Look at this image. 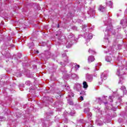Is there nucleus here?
<instances>
[{"label": "nucleus", "instance_id": "f257e3e1", "mask_svg": "<svg viewBox=\"0 0 127 127\" xmlns=\"http://www.w3.org/2000/svg\"><path fill=\"white\" fill-rule=\"evenodd\" d=\"M104 22L106 25H108L104 32V39H106L107 42H109V31H112V30H115V29H112L113 28V26H112V22L111 21V19H108V21H104Z\"/></svg>", "mask_w": 127, "mask_h": 127}, {"label": "nucleus", "instance_id": "72a5a7b5", "mask_svg": "<svg viewBox=\"0 0 127 127\" xmlns=\"http://www.w3.org/2000/svg\"><path fill=\"white\" fill-rule=\"evenodd\" d=\"M28 45H29V46L30 47H31V46H33V45H34V44H33V42H32L31 43H29V44H28Z\"/></svg>", "mask_w": 127, "mask_h": 127}, {"label": "nucleus", "instance_id": "09e8293b", "mask_svg": "<svg viewBox=\"0 0 127 127\" xmlns=\"http://www.w3.org/2000/svg\"><path fill=\"white\" fill-rule=\"evenodd\" d=\"M40 0V1H41V0Z\"/></svg>", "mask_w": 127, "mask_h": 127}, {"label": "nucleus", "instance_id": "2eb2a0df", "mask_svg": "<svg viewBox=\"0 0 127 127\" xmlns=\"http://www.w3.org/2000/svg\"><path fill=\"white\" fill-rule=\"evenodd\" d=\"M83 87L84 89H87V88H88V83H87V82L83 81Z\"/></svg>", "mask_w": 127, "mask_h": 127}, {"label": "nucleus", "instance_id": "c03bdc74", "mask_svg": "<svg viewBox=\"0 0 127 127\" xmlns=\"http://www.w3.org/2000/svg\"><path fill=\"white\" fill-rule=\"evenodd\" d=\"M104 52H105V53H108V52H107V51H104Z\"/></svg>", "mask_w": 127, "mask_h": 127}, {"label": "nucleus", "instance_id": "f03ea898", "mask_svg": "<svg viewBox=\"0 0 127 127\" xmlns=\"http://www.w3.org/2000/svg\"><path fill=\"white\" fill-rule=\"evenodd\" d=\"M87 25H83L82 26V29L84 31V36L86 40L88 41H90L89 39H92L93 38V34L89 33L88 32H86V27H87Z\"/></svg>", "mask_w": 127, "mask_h": 127}, {"label": "nucleus", "instance_id": "7c9ffc66", "mask_svg": "<svg viewBox=\"0 0 127 127\" xmlns=\"http://www.w3.org/2000/svg\"><path fill=\"white\" fill-rule=\"evenodd\" d=\"M117 102H119V103H120V104L122 103V98L119 97L118 99V101Z\"/></svg>", "mask_w": 127, "mask_h": 127}, {"label": "nucleus", "instance_id": "a878e982", "mask_svg": "<svg viewBox=\"0 0 127 127\" xmlns=\"http://www.w3.org/2000/svg\"><path fill=\"white\" fill-rule=\"evenodd\" d=\"M3 121H5V118L0 116V122H3Z\"/></svg>", "mask_w": 127, "mask_h": 127}, {"label": "nucleus", "instance_id": "f8f14e48", "mask_svg": "<svg viewBox=\"0 0 127 127\" xmlns=\"http://www.w3.org/2000/svg\"><path fill=\"white\" fill-rule=\"evenodd\" d=\"M51 55H52L51 52H50L49 51L46 52V58H47V59L51 58Z\"/></svg>", "mask_w": 127, "mask_h": 127}, {"label": "nucleus", "instance_id": "a18cd8bd", "mask_svg": "<svg viewBox=\"0 0 127 127\" xmlns=\"http://www.w3.org/2000/svg\"><path fill=\"white\" fill-rule=\"evenodd\" d=\"M123 21V20H121V23H122Z\"/></svg>", "mask_w": 127, "mask_h": 127}, {"label": "nucleus", "instance_id": "de8ad7c7", "mask_svg": "<svg viewBox=\"0 0 127 127\" xmlns=\"http://www.w3.org/2000/svg\"><path fill=\"white\" fill-rule=\"evenodd\" d=\"M120 119H119V120H118V121H119L120 123H121V122H120Z\"/></svg>", "mask_w": 127, "mask_h": 127}, {"label": "nucleus", "instance_id": "37998d69", "mask_svg": "<svg viewBox=\"0 0 127 127\" xmlns=\"http://www.w3.org/2000/svg\"><path fill=\"white\" fill-rule=\"evenodd\" d=\"M105 105H107V104H108V102H105L104 103Z\"/></svg>", "mask_w": 127, "mask_h": 127}, {"label": "nucleus", "instance_id": "b1692460", "mask_svg": "<svg viewBox=\"0 0 127 127\" xmlns=\"http://www.w3.org/2000/svg\"><path fill=\"white\" fill-rule=\"evenodd\" d=\"M77 122L79 123V124H84L85 123V121L83 119H80L79 120L77 121Z\"/></svg>", "mask_w": 127, "mask_h": 127}, {"label": "nucleus", "instance_id": "49530a36", "mask_svg": "<svg viewBox=\"0 0 127 127\" xmlns=\"http://www.w3.org/2000/svg\"><path fill=\"white\" fill-rule=\"evenodd\" d=\"M58 27L59 28V24L58 25Z\"/></svg>", "mask_w": 127, "mask_h": 127}, {"label": "nucleus", "instance_id": "9d476101", "mask_svg": "<svg viewBox=\"0 0 127 127\" xmlns=\"http://www.w3.org/2000/svg\"><path fill=\"white\" fill-rule=\"evenodd\" d=\"M99 11H101L102 12H103L105 11V10H106V7L100 5L99 7Z\"/></svg>", "mask_w": 127, "mask_h": 127}, {"label": "nucleus", "instance_id": "aec40b11", "mask_svg": "<svg viewBox=\"0 0 127 127\" xmlns=\"http://www.w3.org/2000/svg\"><path fill=\"white\" fill-rule=\"evenodd\" d=\"M107 5H108V6H110L112 7V6L113 5V2L112 1H109L108 2L106 3Z\"/></svg>", "mask_w": 127, "mask_h": 127}, {"label": "nucleus", "instance_id": "2f4dec72", "mask_svg": "<svg viewBox=\"0 0 127 127\" xmlns=\"http://www.w3.org/2000/svg\"><path fill=\"white\" fill-rule=\"evenodd\" d=\"M68 103L69 104V105H71V106L73 105V101L68 100Z\"/></svg>", "mask_w": 127, "mask_h": 127}, {"label": "nucleus", "instance_id": "0eeeda50", "mask_svg": "<svg viewBox=\"0 0 127 127\" xmlns=\"http://www.w3.org/2000/svg\"><path fill=\"white\" fill-rule=\"evenodd\" d=\"M73 89L77 92H80L81 91V84L79 83L75 84L73 87Z\"/></svg>", "mask_w": 127, "mask_h": 127}, {"label": "nucleus", "instance_id": "39448f33", "mask_svg": "<svg viewBox=\"0 0 127 127\" xmlns=\"http://www.w3.org/2000/svg\"><path fill=\"white\" fill-rule=\"evenodd\" d=\"M88 14H90V16L95 17V13H96L95 12V9L94 8L90 7L89 10L88 11Z\"/></svg>", "mask_w": 127, "mask_h": 127}, {"label": "nucleus", "instance_id": "5701e85b", "mask_svg": "<svg viewBox=\"0 0 127 127\" xmlns=\"http://www.w3.org/2000/svg\"><path fill=\"white\" fill-rule=\"evenodd\" d=\"M102 64L101 63H99V64H97L96 65H95V71H97V70H98V67L99 66H101Z\"/></svg>", "mask_w": 127, "mask_h": 127}, {"label": "nucleus", "instance_id": "7ed1b4c3", "mask_svg": "<svg viewBox=\"0 0 127 127\" xmlns=\"http://www.w3.org/2000/svg\"><path fill=\"white\" fill-rule=\"evenodd\" d=\"M74 34L72 33H69L68 36V40H67V45H66L67 48H70L71 47V46L73 45V40L74 39Z\"/></svg>", "mask_w": 127, "mask_h": 127}, {"label": "nucleus", "instance_id": "6ab92c4d", "mask_svg": "<svg viewBox=\"0 0 127 127\" xmlns=\"http://www.w3.org/2000/svg\"><path fill=\"white\" fill-rule=\"evenodd\" d=\"M88 52H89V53H90L91 54H95L96 53V52H95V51H94L93 50H92L91 49H89Z\"/></svg>", "mask_w": 127, "mask_h": 127}, {"label": "nucleus", "instance_id": "cd10ccee", "mask_svg": "<svg viewBox=\"0 0 127 127\" xmlns=\"http://www.w3.org/2000/svg\"><path fill=\"white\" fill-rule=\"evenodd\" d=\"M85 127H93V126H92V124H85Z\"/></svg>", "mask_w": 127, "mask_h": 127}, {"label": "nucleus", "instance_id": "1a4fd4ad", "mask_svg": "<svg viewBox=\"0 0 127 127\" xmlns=\"http://www.w3.org/2000/svg\"><path fill=\"white\" fill-rule=\"evenodd\" d=\"M95 60V58L93 56H90L88 58V62L89 63H91Z\"/></svg>", "mask_w": 127, "mask_h": 127}, {"label": "nucleus", "instance_id": "79ce46f5", "mask_svg": "<svg viewBox=\"0 0 127 127\" xmlns=\"http://www.w3.org/2000/svg\"><path fill=\"white\" fill-rule=\"evenodd\" d=\"M36 53L38 54L39 53V52H38V51H36Z\"/></svg>", "mask_w": 127, "mask_h": 127}, {"label": "nucleus", "instance_id": "4468645a", "mask_svg": "<svg viewBox=\"0 0 127 127\" xmlns=\"http://www.w3.org/2000/svg\"><path fill=\"white\" fill-rule=\"evenodd\" d=\"M71 76L72 79H79V77H78V75H77V74L75 73L72 74Z\"/></svg>", "mask_w": 127, "mask_h": 127}, {"label": "nucleus", "instance_id": "dca6fc26", "mask_svg": "<svg viewBox=\"0 0 127 127\" xmlns=\"http://www.w3.org/2000/svg\"><path fill=\"white\" fill-rule=\"evenodd\" d=\"M68 96L69 98H71V97H74V93H73L72 91H68Z\"/></svg>", "mask_w": 127, "mask_h": 127}, {"label": "nucleus", "instance_id": "a19ab883", "mask_svg": "<svg viewBox=\"0 0 127 127\" xmlns=\"http://www.w3.org/2000/svg\"><path fill=\"white\" fill-rule=\"evenodd\" d=\"M112 33H113V34H116V32H113V31H112Z\"/></svg>", "mask_w": 127, "mask_h": 127}, {"label": "nucleus", "instance_id": "412c9836", "mask_svg": "<svg viewBox=\"0 0 127 127\" xmlns=\"http://www.w3.org/2000/svg\"><path fill=\"white\" fill-rule=\"evenodd\" d=\"M57 33H58V34H56V36H59V37H60V36H61V34H62V32L61 31V30H59V31L57 32Z\"/></svg>", "mask_w": 127, "mask_h": 127}, {"label": "nucleus", "instance_id": "f3484780", "mask_svg": "<svg viewBox=\"0 0 127 127\" xmlns=\"http://www.w3.org/2000/svg\"><path fill=\"white\" fill-rule=\"evenodd\" d=\"M105 60L107 62H111L112 61V58L111 57H106Z\"/></svg>", "mask_w": 127, "mask_h": 127}, {"label": "nucleus", "instance_id": "473e14b6", "mask_svg": "<svg viewBox=\"0 0 127 127\" xmlns=\"http://www.w3.org/2000/svg\"><path fill=\"white\" fill-rule=\"evenodd\" d=\"M72 29H73V30H77V28L76 26H73L72 27Z\"/></svg>", "mask_w": 127, "mask_h": 127}, {"label": "nucleus", "instance_id": "8fccbe9b", "mask_svg": "<svg viewBox=\"0 0 127 127\" xmlns=\"http://www.w3.org/2000/svg\"><path fill=\"white\" fill-rule=\"evenodd\" d=\"M46 106H47V105H46Z\"/></svg>", "mask_w": 127, "mask_h": 127}, {"label": "nucleus", "instance_id": "c85d7f7f", "mask_svg": "<svg viewBox=\"0 0 127 127\" xmlns=\"http://www.w3.org/2000/svg\"><path fill=\"white\" fill-rule=\"evenodd\" d=\"M25 84L27 85V86H30V81H27L25 82Z\"/></svg>", "mask_w": 127, "mask_h": 127}, {"label": "nucleus", "instance_id": "c9c22d12", "mask_svg": "<svg viewBox=\"0 0 127 127\" xmlns=\"http://www.w3.org/2000/svg\"><path fill=\"white\" fill-rule=\"evenodd\" d=\"M79 100H81V101H83L84 100V98H83V96H80L79 97Z\"/></svg>", "mask_w": 127, "mask_h": 127}, {"label": "nucleus", "instance_id": "ea45409f", "mask_svg": "<svg viewBox=\"0 0 127 127\" xmlns=\"http://www.w3.org/2000/svg\"><path fill=\"white\" fill-rule=\"evenodd\" d=\"M117 29H118V30H120V29H121V27L120 26V27H118Z\"/></svg>", "mask_w": 127, "mask_h": 127}, {"label": "nucleus", "instance_id": "6e6552de", "mask_svg": "<svg viewBox=\"0 0 127 127\" xmlns=\"http://www.w3.org/2000/svg\"><path fill=\"white\" fill-rule=\"evenodd\" d=\"M86 79L87 82H92L93 81V75L88 74L86 76Z\"/></svg>", "mask_w": 127, "mask_h": 127}, {"label": "nucleus", "instance_id": "58836bf2", "mask_svg": "<svg viewBox=\"0 0 127 127\" xmlns=\"http://www.w3.org/2000/svg\"><path fill=\"white\" fill-rule=\"evenodd\" d=\"M127 105V102L126 103ZM125 110L127 112V105L125 108Z\"/></svg>", "mask_w": 127, "mask_h": 127}, {"label": "nucleus", "instance_id": "423d86ee", "mask_svg": "<svg viewBox=\"0 0 127 127\" xmlns=\"http://www.w3.org/2000/svg\"><path fill=\"white\" fill-rule=\"evenodd\" d=\"M85 114H87V116H88V119H91V117H92V113L90 112V109L86 108L84 111Z\"/></svg>", "mask_w": 127, "mask_h": 127}, {"label": "nucleus", "instance_id": "4c0bfd02", "mask_svg": "<svg viewBox=\"0 0 127 127\" xmlns=\"http://www.w3.org/2000/svg\"><path fill=\"white\" fill-rule=\"evenodd\" d=\"M75 114V112H70V115H71V116H74V114Z\"/></svg>", "mask_w": 127, "mask_h": 127}, {"label": "nucleus", "instance_id": "f704fd0d", "mask_svg": "<svg viewBox=\"0 0 127 127\" xmlns=\"http://www.w3.org/2000/svg\"><path fill=\"white\" fill-rule=\"evenodd\" d=\"M97 110L99 113H101V114L103 115V113H102V111H101V109L100 108H98Z\"/></svg>", "mask_w": 127, "mask_h": 127}, {"label": "nucleus", "instance_id": "e433bc0d", "mask_svg": "<svg viewBox=\"0 0 127 127\" xmlns=\"http://www.w3.org/2000/svg\"><path fill=\"white\" fill-rule=\"evenodd\" d=\"M118 48H119V49H122V46L121 45H119Z\"/></svg>", "mask_w": 127, "mask_h": 127}, {"label": "nucleus", "instance_id": "bb28decb", "mask_svg": "<svg viewBox=\"0 0 127 127\" xmlns=\"http://www.w3.org/2000/svg\"><path fill=\"white\" fill-rule=\"evenodd\" d=\"M65 89H66L67 91H70V87H69L68 85H65Z\"/></svg>", "mask_w": 127, "mask_h": 127}, {"label": "nucleus", "instance_id": "9b49d317", "mask_svg": "<svg viewBox=\"0 0 127 127\" xmlns=\"http://www.w3.org/2000/svg\"><path fill=\"white\" fill-rule=\"evenodd\" d=\"M62 55H63V57H65V59L64 60L65 64H67V63H69V61L68 60V58L67 57V56H66V54L64 53Z\"/></svg>", "mask_w": 127, "mask_h": 127}, {"label": "nucleus", "instance_id": "4be33fe9", "mask_svg": "<svg viewBox=\"0 0 127 127\" xmlns=\"http://www.w3.org/2000/svg\"><path fill=\"white\" fill-rule=\"evenodd\" d=\"M96 101V102H97V103L102 104V99H101V98L99 97V98H97Z\"/></svg>", "mask_w": 127, "mask_h": 127}, {"label": "nucleus", "instance_id": "c756f323", "mask_svg": "<svg viewBox=\"0 0 127 127\" xmlns=\"http://www.w3.org/2000/svg\"><path fill=\"white\" fill-rule=\"evenodd\" d=\"M80 95H82L83 96H85L86 93L85 91H81V92L80 93Z\"/></svg>", "mask_w": 127, "mask_h": 127}, {"label": "nucleus", "instance_id": "ddd939ff", "mask_svg": "<svg viewBox=\"0 0 127 127\" xmlns=\"http://www.w3.org/2000/svg\"><path fill=\"white\" fill-rule=\"evenodd\" d=\"M96 124L98 126H102L103 121L102 120H96Z\"/></svg>", "mask_w": 127, "mask_h": 127}, {"label": "nucleus", "instance_id": "20e7f679", "mask_svg": "<svg viewBox=\"0 0 127 127\" xmlns=\"http://www.w3.org/2000/svg\"><path fill=\"white\" fill-rule=\"evenodd\" d=\"M108 77V74L106 72H103L101 75V81H99V85H102L103 83V81L105 80H107V78Z\"/></svg>", "mask_w": 127, "mask_h": 127}, {"label": "nucleus", "instance_id": "393cba45", "mask_svg": "<svg viewBox=\"0 0 127 127\" xmlns=\"http://www.w3.org/2000/svg\"><path fill=\"white\" fill-rule=\"evenodd\" d=\"M74 68H75V69L76 70V71H77V70H78V69H79L80 68V65L75 64L74 66Z\"/></svg>", "mask_w": 127, "mask_h": 127}, {"label": "nucleus", "instance_id": "a211bd4d", "mask_svg": "<svg viewBox=\"0 0 127 127\" xmlns=\"http://www.w3.org/2000/svg\"><path fill=\"white\" fill-rule=\"evenodd\" d=\"M114 98H115V97L113 95L109 96V101L110 102V103H113Z\"/></svg>", "mask_w": 127, "mask_h": 127}]
</instances>
